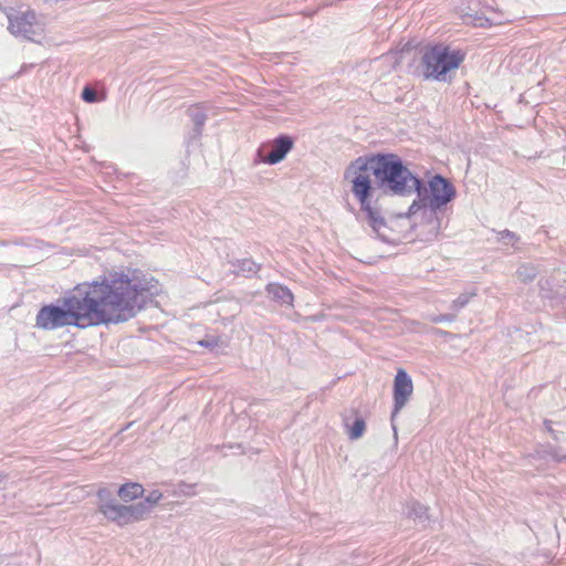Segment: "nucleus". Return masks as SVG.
<instances>
[{"label":"nucleus","mask_w":566,"mask_h":566,"mask_svg":"<svg viewBox=\"0 0 566 566\" xmlns=\"http://www.w3.org/2000/svg\"><path fill=\"white\" fill-rule=\"evenodd\" d=\"M147 298V290L139 282L116 272L101 282L77 284L61 300L62 305H43L36 314L35 326L54 331L65 326L86 328L124 323L145 307Z\"/></svg>","instance_id":"1"},{"label":"nucleus","mask_w":566,"mask_h":566,"mask_svg":"<svg viewBox=\"0 0 566 566\" xmlns=\"http://www.w3.org/2000/svg\"><path fill=\"white\" fill-rule=\"evenodd\" d=\"M344 178L352 184V193L359 203V212L382 241L387 222L379 199L375 193L390 197H411L421 185V177L394 153H377L359 156L347 166Z\"/></svg>","instance_id":"2"},{"label":"nucleus","mask_w":566,"mask_h":566,"mask_svg":"<svg viewBox=\"0 0 566 566\" xmlns=\"http://www.w3.org/2000/svg\"><path fill=\"white\" fill-rule=\"evenodd\" d=\"M461 50H451L449 45L438 43L427 46L421 55L420 65L427 80L448 81V73L457 70L464 61Z\"/></svg>","instance_id":"3"},{"label":"nucleus","mask_w":566,"mask_h":566,"mask_svg":"<svg viewBox=\"0 0 566 566\" xmlns=\"http://www.w3.org/2000/svg\"><path fill=\"white\" fill-rule=\"evenodd\" d=\"M457 190L453 184L446 177L437 174L427 185V202L429 203L430 218L433 223L432 229L434 235L438 234L440 229V220L437 217V211L446 207L450 201L455 198Z\"/></svg>","instance_id":"4"},{"label":"nucleus","mask_w":566,"mask_h":566,"mask_svg":"<svg viewBox=\"0 0 566 566\" xmlns=\"http://www.w3.org/2000/svg\"><path fill=\"white\" fill-rule=\"evenodd\" d=\"M413 394V382L410 375L403 369L399 368L394 378L392 385V399L394 406L390 415V422L394 431H397L395 421L399 412L407 406Z\"/></svg>","instance_id":"5"},{"label":"nucleus","mask_w":566,"mask_h":566,"mask_svg":"<svg viewBox=\"0 0 566 566\" xmlns=\"http://www.w3.org/2000/svg\"><path fill=\"white\" fill-rule=\"evenodd\" d=\"M295 139L287 134H280L273 140L262 144L256 157L259 161L268 165H276L285 159L287 154L294 148Z\"/></svg>","instance_id":"6"},{"label":"nucleus","mask_w":566,"mask_h":566,"mask_svg":"<svg viewBox=\"0 0 566 566\" xmlns=\"http://www.w3.org/2000/svg\"><path fill=\"white\" fill-rule=\"evenodd\" d=\"M8 30L14 36H21L29 41H34V36L39 34L36 31V14L33 10L19 11L8 14Z\"/></svg>","instance_id":"7"},{"label":"nucleus","mask_w":566,"mask_h":566,"mask_svg":"<svg viewBox=\"0 0 566 566\" xmlns=\"http://www.w3.org/2000/svg\"><path fill=\"white\" fill-rule=\"evenodd\" d=\"M266 292L273 301L279 302L281 305L293 306L294 295L287 286L279 283H269Z\"/></svg>","instance_id":"8"},{"label":"nucleus","mask_w":566,"mask_h":566,"mask_svg":"<svg viewBox=\"0 0 566 566\" xmlns=\"http://www.w3.org/2000/svg\"><path fill=\"white\" fill-rule=\"evenodd\" d=\"M186 113L193 123L195 137H200L202 135L206 120L208 118L206 107L201 104H195L189 106Z\"/></svg>","instance_id":"9"},{"label":"nucleus","mask_w":566,"mask_h":566,"mask_svg":"<svg viewBox=\"0 0 566 566\" xmlns=\"http://www.w3.org/2000/svg\"><path fill=\"white\" fill-rule=\"evenodd\" d=\"M106 510H103V515L109 522L116 523L118 526L128 525L126 505L120 504L118 502L114 503L111 506H105Z\"/></svg>","instance_id":"10"},{"label":"nucleus","mask_w":566,"mask_h":566,"mask_svg":"<svg viewBox=\"0 0 566 566\" xmlns=\"http://www.w3.org/2000/svg\"><path fill=\"white\" fill-rule=\"evenodd\" d=\"M230 263L235 274H241L245 277H250L256 274L261 269L260 264L255 263L252 259L249 258L237 259L231 261Z\"/></svg>","instance_id":"11"},{"label":"nucleus","mask_w":566,"mask_h":566,"mask_svg":"<svg viewBox=\"0 0 566 566\" xmlns=\"http://www.w3.org/2000/svg\"><path fill=\"white\" fill-rule=\"evenodd\" d=\"M415 195H417V198L411 202L406 212V217L408 218L416 214L421 209L429 208V203L427 202V184L423 179H421V185L415 191Z\"/></svg>","instance_id":"12"},{"label":"nucleus","mask_w":566,"mask_h":566,"mask_svg":"<svg viewBox=\"0 0 566 566\" xmlns=\"http://www.w3.org/2000/svg\"><path fill=\"white\" fill-rule=\"evenodd\" d=\"M145 489L140 483L137 482H128L125 484H122L119 489L117 490V495L124 501V502H130L136 499H139L144 495Z\"/></svg>","instance_id":"13"},{"label":"nucleus","mask_w":566,"mask_h":566,"mask_svg":"<svg viewBox=\"0 0 566 566\" xmlns=\"http://www.w3.org/2000/svg\"><path fill=\"white\" fill-rule=\"evenodd\" d=\"M536 453L541 459L551 458L556 463L566 461V452L563 453L560 447L553 446L551 443L541 446Z\"/></svg>","instance_id":"14"},{"label":"nucleus","mask_w":566,"mask_h":566,"mask_svg":"<svg viewBox=\"0 0 566 566\" xmlns=\"http://www.w3.org/2000/svg\"><path fill=\"white\" fill-rule=\"evenodd\" d=\"M145 505L146 504L142 503L140 501L132 505H126L128 524L143 521L147 517L149 512Z\"/></svg>","instance_id":"15"},{"label":"nucleus","mask_w":566,"mask_h":566,"mask_svg":"<svg viewBox=\"0 0 566 566\" xmlns=\"http://www.w3.org/2000/svg\"><path fill=\"white\" fill-rule=\"evenodd\" d=\"M345 427L347 429V434L350 440H357L363 437L366 430V422L361 417H356L350 424L347 419H345Z\"/></svg>","instance_id":"16"},{"label":"nucleus","mask_w":566,"mask_h":566,"mask_svg":"<svg viewBox=\"0 0 566 566\" xmlns=\"http://www.w3.org/2000/svg\"><path fill=\"white\" fill-rule=\"evenodd\" d=\"M538 268L532 263H523L516 270L518 280L523 283H530L534 281L538 274Z\"/></svg>","instance_id":"17"},{"label":"nucleus","mask_w":566,"mask_h":566,"mask_svg":"<svg viewBox=\"0 0 566 566\" xmlns=\"http://www.w3.org/2000/svg\"><path fill=\"white\" fill-rule=\"evenodd\" d=\"M97 496V510L102 514L103 510H106L105 506H111L116 503V499L111 490L106 488H102L96 493Z\"/></svg>","instance_id":"18"},{"label":"nucleus","mask_w":566,"mask_h":566,"mask_svg":"<svg viewBox=\"0 0 566 566\" xmlns=\"http://www.w3.org/2000/svg\"><path fill=\"white\" fill-rule=\"evenodd\" d=\"M408 516L424 523L429 520L428 507L419 502H412L408 510Z\"/></svg>","instance_id":"19"},{"label":"nucleus","mask_w":566,"mask_h":566,"mask_svg":"<svg viewBox=\"0 0 566 566\" xmlns=\"http://www.w3.org/2000/svg\"><path fill=\"white\" fill-rule=\"evenodd\" d=\"M163 499V493L159 490H153L149 494L140 501L146 504L147 511L150 513L155 505Z\"/></svg>","instance_id":"20"},{"label":"nucleus","mask_w":566,"mask_h":566,"mask_svg":"<svg viewBox=\"0 0 566 566\" xmlns=\"http://www.w3.org/2000/svg\"><path fill=\"white\" fill-rule=\"evenodd\" d=\"M474 294H468V293L460 294L455 300H453V302L451 303L450 308L453 312H455V313L459 312L460 310H462L470 302V298Z\"/></svg>","instance_id":"21"},{"label":"nucleus","mask_w":566,"mask_h":566,"mask_svg":"<svg viewBox=\"0 0 566 566\" xmlns=\"http://www.w3.org/2000/svg\"><path fill=\"white\" fill-rule=\"evenodd\" d=\"M81 97L86 103H94L97 101V93L90 86H85L81 93Z\"/></svg>","instance_id":"22"},{"label":"nucleus","mask_w":566,"mask_h":566,"mask_svg":"<svg viewBox=\"0 0 566 566\" xmlns=\"http://www.w3.org/2000/svg\"><path fill=\"white\" fill-rule=\"evenodd\" d=\"M500 240L503 241L505 244H514L516 241L520 240V238L515 232H512L510 230H503L500 232Z\"/></svg>","instance_id":"23"},{"label":"nucleus","mask_w":566,"mask_h":566,"mask_svg":"<svg viewBox=\"0 0 566 566\" xmlns=\"http://www.w3.org/2000/svg\"><path fill=\"white\" fill-rule=\"evenodd\" d=\"M220 338L214 336H207L206 338L198 342V344L206 348H214L219 345Z\"/></svg>","instance_id":"24"},{"label":"nucleus","mask_w":566,"mask_h":566,"mask_svg":"<svg viewBox=\"0 0 566 566\" xmlns=\"http://www.w3.org/2000/svg\"><path fill=\"white\" fill-rule=\"evenodd\" d=\"M457 315L455 313H449V314H440L431 317L432 323H444V322H453L455 321Z\"/></svg>","instance_id":"25"},{"label":"nucleus","mask_w":566,"mask_h":566,"mask_svg":"<svg viewBox=\"0 0 566 566\" xmlns=\"http://www.w3.org/2000/svg\"><path fill=\"white\" fill-rule=\"evenodd\" d=\"M195 484H187L185 482H181L178 485L179 492L184 495L191 496L195 494Z\"/></svg>","instance_id":"26"},{"label":"nucleus","mask_w":566,"mask_h":566,"mask_svg":"<svg viewBox=\"0 0 566 566\" xmlns=\"http://www.w3.org/2000/svg\"><path fill=\"white\" fill-rule=\"evenodd\" d=\"M473 24L479 28H485L491 27L492 23L490 22V19L483 15H475L473 19Z\"/></svg>","instance_id":"27"},{"label":"nucleus","mask_w":566,"mask_h":566,"mask_svg":"<svg viewBox=\"0 0 566 566\" xmlns=\"http://www.w3.org/2000/svg\"><path fill=\"white\" fill-rule=\"evenodd\" d=\"M544 426H545V429L547 430V432H549L551 434L555 431L552 427V421L551 420H545L544 421Z\"/></svg>","instance_id":"28"},{"label":"nucleus","mask_w":566,"mask_h":566,"mask_svg":"<svg viewBox=\"0 0 566 566\" xmlns=\"http://www.w3.org/2000/svg\"><path fill=\"white\" fill-rule=\"evenodd\" d=\"M552 438L555 440V441H560V437H559V432H557L556 430L552 433Z\"/></svg>","instance_id":"29"},{"label":"nucleus","mask_w":566,"mask_h":566,"mask_svg":"<svg viewBox=\"0 0 566 566\" xmlns=\"http://www.w3.org/2000/svg\"><path fill=\"white\" fill-rule=\"evenodd\" d=\"M132 424H133V422H128L124 428H122L119 430V432H123V431L127 430Z\"/></svg>","instance_id":"30"},{"label":"nucleus","mask_w":566,"mask_h":566,"mask_svg":"<svg viewBox=\"0 0 566 566\" xmlns=\"http://www.w3.org/2000/svg\"><path fill=\"white\" fill-rule=\"evenodd\" d=\"M348 210L352 211V212L355 211V209L353 207H349Z\"/></svg>","instance_id":"31"}]
</instances>
